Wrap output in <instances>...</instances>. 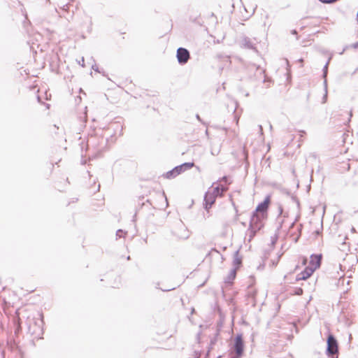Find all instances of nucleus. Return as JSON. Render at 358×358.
Masks as SVG:
<instances>
[{
	"mask_svg": "<svg viewBox=\"0 0 358 358\" xmlns=\"http://www.w3.org/2000/svg\"><path fill=\"white\" fill-rule=\"evenodd\" d=\"M349 47L352 48H354V49H357V48H358V42L355 43H353V44L350 45V46H347L345 48H344V49L343 50V51H342L340 54H341V55H342V54L344 52V51H345L347 48H348Z\"/></svg>",
	"mask_w": 358,
	"mask_h": 358,
	"instance_id": "nucleus-22",
	"label": "nucleus"
},
{
	"mask_svg": "<svg viewBox=\"0 0 358 358\" xmlns=\"http://www.w3.org/2000/svg\"><path fill=\"white\" fill-rule=\"evenodd\" d=\"M285 62L287 65V68H289V61L287 59H285Z\"/></svg>",
	"mask_w": 358,
	"mask_h": 358,
	"instance_id": "nucleus-34",
	"label": "nucleus"
},
{
	"mask_svg": "<svg viewBox=\"0 0 358 358\" xmlns=\"http://www.w3.org/2000/svg\"><path fill=\"white\" fill-rule=\"evenodd\" d=\"M324 90H325V94L323 97V101L325 102L327 97V80H324Z\"/></svg>",
	"mask_w": 358,
	"mask_h": 358,
	"instance_id": "nucleus-21",
	"label": "nucleus"
},
{
	"mask_svg": "<svg viewBox=\"0 0 358 358\" xmlns=\"http://www.w3.org/2000/svg\"><path fill=\"white\" fill-rule=\"evenodd\" d=\"M315 256H321L322 257V255H312L310 256V266H314V264H315V263L317 262V259H313V257H314Z\"/></svg>",
	"mask_w": 358,
	"mask_h": 358,
	"instance_id": "nucleus-20",
	"label": "nucleus"
},
{
	"mask_svg": "<svg viewBox=\"0 0 358 358\" xmlns=\"http://www.w3.org/2000/svg\"><path fill=\"white\" fill-rule=\"evenodd\" d=\"M176 176H177V174L175 172L174 169H173L172 170L166 172V174H165V177L166 178H169V179L173 178H175Z\"/></svg>",
	"mask_w": 358,
	"mask_h": 358,
	"instance_id": "nucleus-14",
	"label": "nucleus"
},
{
	"mask_svg": "<svg viewBox=\"0 0 358 358\" xmlns=\"http://www.w3.org/2000/svg\"><path fill=\"white\" fill-rule=\"evenodd\" d=\"M127 259H128V260H129V259H130V257H129V256H128V257H127Z\"/></svg>",
	"mask_w": 358,
	"mask_h": 358,
	"instance_id": "nucleus-41",
	"label": "nucleus"
},
{
	"mask_svg": "<svg viewBox=\"0 0 358 358\" xmlns=\"http://www.w3.org/2000/svg\"><path fill=\"white\" fill-rule=\"evenodd\" d=\"M60 17H62L64 18H65L68 22H70L73 17V12L72 13H69L67 12L66 15H60Z\"/></svg>",
	"mask_w": 358,
	"mask_h": 358,
	"instance_id": "nucleus-17",
	"label": "nucleus"
},
{
	"mask_svg": "<svg viewBox=\"0 0 358 358\" xmlns=\"http://www.w3.org/2000/svg\"><path fill=\"white\" fill-rule=\"evenodd\" d=\"M236 275V269H232L230 271L227 276L224 279V282L228 284H231L233 280L235 279Z\"/></svg>",
	"mask_w": 358,
	"mask_h": 358,
	"instance_id": "nucleus-11",
	"label": "nucleus"
},
{
	"mask_svg": "<svg viewBox=\"0 0 358 358\" xmlns=\"http://www.w3.org/2000/svg\"><path fill=\"white\" fill-rule=\"evenodd\" d=\"M259 230V227H250L249 226V228L247 231L246 236L249 237L248 241H251V240L254 238V236L256 235V233Z\"/></svg>",
	"mask_w": 358,
	"mask_h": 358,
	"instance_id": "nucleus-10",
	"label": "nucleus"
},
{
	"mask_svg": "<svg viewBox=\"0 0 358 358\" xmlns=\"http://www.w3.org/2000/svg\"><path fill=\"white\" fill-rule=\"evenodd\" d=\"M298 62L302 64L303 62V59H299L298 60Z\"/></svg>",
	"mask_w": 358,
	"mask_h": 358,
	"instance_id": "nucleus-35",
	"label": "nucleus"
},
{
	"mask_svg": "<svg viewBox=\"0 0 358 358\" xmlns=\"http://www.w3.org/2000/svg\"><path fill=\"white\" fill-rule=\"evenodd\" d=\"M37 99H38V101H41L40 96H38V98H37Z\"/></svg>",
	"mask_w": 358,
	"mask_h": 358,
	"instance_id": "nucleus-39",
	"label": "nucleus"
},
{
	"mask_svg": "<svg viewBox=\"0 0 358 358\" xmlns=\"http://www.w3.org/2000/svg\"><path fill=\"white\" fill-rule=\"evenodd\" d=\"M282 208H280V214H282Z\"/></svg>",
	"mask_w": 358,
	"mask_h": 358,
	"instance_id": "nucleus-38",
	"label": "nucleus"
},
{
	"mask_svg": "<svg viewBox=\"0 0 358 358\" xmlns=\"http://www.w3.org/2000/svg\"><path fill=\"white\" fill-rule=\"evenodd\" d=\"M259 131H260L261 134H263V129H262V125H259Z\"/></svg>",
	"mask_w": 358,
	"mask_h": 358,
	"instance_id": "nucleus-30",
	"label": "nucleus"
},
{
	"mask_svg": "<svg viewBox=\"0 0 358 358\" xmlns=\"http://www.w3.org/2000/svg\"><path fill=\"white\" fill-rule=\"evenodd\" d=\"M127 233L125 231H124L122 229H118L117 231H116V236L117 238H122Z\"/></svg>",
	"mask_w": 358,
	"mask_h": 358,
	"instance_id": "nucleus-19",
	"label": "nucleus"
},
{
	"mask_svg": "<svg viewBox=\"0 0 358 358\" xmlns=\"http://www.w3.org/2000/svg\"><path fill=\"white\" fill-rule=\"evenodd\" d=\"M174 289H175L174 287H171V288H167V289H162V290L164 292H168V291L173 290Z\"/></svg>",
	"mask_w": 358,
	"mask_h": 358,
	"instance_id": "nucleus-28",
	"label": "nucleus"
},
{
	"mask_svg": "<svg viewBox=\"0 0 358 358\" xmlns=\"http://www.w3.org/2000/svg\"><path fill=\"white\" fill-rule=\"evenodd\" d=\"M176 57L180 64L184 65L187 63L190 58V54L187 49L179 48L177 50Z\"/></svg>",
	"mask_w": 358,
	"mask_h": 358,
	"instance_id": "nucleus-4",
	"label": "nucleus"
},
{
	"mask_svg": "<svg viewBox=\"0 0 358 358\" xmlns=\"http://www.w3.org/2000/svg\"><path fill=\"white\" fill-rule=\"evenodd\" d=\"M227 190V188L223 186H217L215 187L212 192H215L216 194V196H222L224 192H225Z\"/></svg>",
	"mask_w": 358,
	"mask_h": 358,
	"instance_id": "nucleus-12",
	"label": "nucleus"
},
{
	"mask_svg": "<svg viewBox=\"0 0 358 358\" xmlns=\"http://www.w3.org/2000/svg\"><path fill=\"white\" fill-rule=\"evenodd\" d=\"M265 217H262L261 215H257L255 213H252V215L250 219V226L253 227H259V230L263 227V220Z\"/></svg>",
	"mask_w": 358,
	"mask_h": 358,
	"instance_id": "nucleus-8",
	"label": "nucleus"
},
{
	"mask_svg": "<svg viewBox=\"0 0 358 358\" xmlns=\"http://www.w3.org/2000/svg\"><path fill=\"white\" fill-rule=\"evenodd\" d=\"M313 259H317V262L315 264H314V266H309L306 267L304 271L298 274L296 278L297 280H306L317 268L320 267L321 264V256H315L313 257Z\"/></svg>",
	"mask_w": 358,
	"mask_h": 358,
	"instance_id": "nucleus-1",
	"label": "nucleus"
},
{
	"mask_svg": "<svg viewBox=\"0 0 358 358\" xmlns=\"http://www.w3.org/2000/svg\"><path fill=\"white\" fill-rule=\"evenodd\" d=\"M196 117L197 120H199V121H201V118H200V116L199 115H196Z\"/></svg>",
	"mask_w": 358,
	"mask_h": 358,
	"instance_id": "nucleus-37",
	"label": "nucleus"
},
{
	"mask_svg": "<svg viewBox=\"0 0 358 358\" xmlns=\"http://www.w3.org/2000/svg\"><path fill=\"white\" fill-rule=\"evenodd\" d=\"M216 194L215 192L208 191L204 196V208L208 210L211 208L212 205L215 203L216 199Z\"/></svg>",
	"mask_w": 358,
	"mask_h": 358,
	"instance_id": "nucleus-7",
	"label": "nucleus"
},
{
	"mask_svg": "<svg viewBox=\"0 0 358 358\" xmlns=\"http://www.w3.org/2000/svg\"><path fill=\"white\" fill-rule=\"evenodd\" d=\"M291 33L292 34H294V35H296L297 34V31L295 29L292 30Z\"/></svg>",
	"mask_w": 358,
	"mask_h": 358,
	"instance_id": "nucleus-31",
	"label": "nucleus"
},
{
	"mask_svg": "<svg viewBox=\"0 0 358 358\" xmlns=\"http://www.w3.org/2000/svg\"><path fill=\"white\" fill-rule=\"evenodd\" d=\"M248 295L250 297H251L254 300V302H255L256 292H250L248 294Z\"/></svg>",
	"mask_w": 358,
	"mask_h": 358,
	"instance_id": "nucleus-23",
	"label": "nucleus"
},
{
	"mask_svg": "<svg viewBox=\"0 0 358 358\" xmlns=\"http://www.w3.org/2000/svg\"><path fill=\"white\" fill-rule=\"evenodd\" d=\"M331 60V57L329 58L327 62L326 63V64L324 65V68H323V78L325 80H327V71H328V66H329V62Z\"/></svg>",
	"mask_w": 358,
	"mask_h": 358,
	"instance_id": "nucleus-15",
	"label": "nucleus"
},
{
	"mask_svg": "<svg viewBox=\"0 0 358 358\" xmlns=\"http://www.w3.org/2000/svg\"><path fill=\"white\" fill-rule=\"evenodd\" d=\"M327 355L334 357L338 352V345L336 338L332 334H329L327 341Z\"/></svg>",
	"mask_w": 358,
	"mask_h": 358,
	"instance_id": "nucleus-2",
	"label": "nucleus"
},
{
	"mask_svg": "<svg viewBox=\"0 0 358 358\" xmlns=\"http://www.w3.org/2000/svg\"><path fill=\"white\" fill-rule=\"evenodd\" d=\"M295 294L296 295H301L303 294V289L301 288H298L296 290V292Z\"/></svg>",
	"mask_w": 358,
	"mask_h": 358,
	"instance_id": "nucleus-24",
	"label": "nucleus"
},
{
	"mask_svg": "<svg viewBox=\"0 0 358 358\" xmlns=\"http://www.w3.org/2000/svg\"><path fill=\"white\" fill-rule=\"evenodd\" d=\"M221 180L224 182H227V180H228V178L227 176H224L221 178Z\"/></svg>",
	"mask_w": 358,
	"mask_h": 358,
	"instance_id": "nucleus-27",
	"label": "nucleus"
},
{
	"mask_svg": "<svg viewBox=\"0 0 358 358\" xmlns=\"http://www.w3.org/2000/svg\"><path fill=\"white\" fill-rule=\"evenodd\" d=\"M235 262H236V264H240V263H241V261H240V260H238V259H235Z\"/></svg>",
	"mask_w": 358,
	"mask_h": 358,
	"instance_id": "nucleus-36",
	"label": "nucleus"
},
{
	"mask_svg": "<svg viewBox=\"0 0 358 358\" xmlns=\"http://www.w3.org/2000/svg\"><path fill=\"white\" fill-rule=\"evenodd\" d=\"M57 5L62 9V10L67 12L69 2L66 3V1L57 0Z\"/></svg>",
	"mask_w": 358,
	"mask_h": 358,
	"instance_id": "nucleus-13",
	"label": "nucleus"
},
{
	"mask_svg": "<svg viewBox=\"0 0 358 358\" xmlns=\"http://www.w3.org/2000/svg\"><path fill=\"white\" fill-rule=\"evenodd\" d=\"M78 64L84 67L85 66V59H84V57H82L81 60L78 62Z\"/></svg>",
	"mask_w": 358,
	"mask_h": 358,
	"instance_id": "nucleus-25",
	"label": "nucleus"
},
{
	"mask_svg": "<svg viewBox=\"0 0 358 358\" xmlns=\"http://www.w3.org/2000/svg\"><path fill=\"white\" fill-rule=\"evenodd\" d=\"M233 350L234 354L238 356H243L244 352V342L242 334H237L234 338Z\"/></svg>",
	"mask_w": 358,
	"mask_h": 358,
	"instance_id": "nucleus-3",
	"label": "nucleus"
},
{
	"mask_svg": "<svg viewBox=\"0 0 358 358\" xmlns=\"http://www.w3.org/2000/svg\"><path fill=\"white\" fill-rule=\"evenodd\" d=\"M300 132L303 133V134H305V131H301Z\"/></svg>",
	"mask_w": 358,
	"mask_h": 358,
	"instance_id": "nucleus-40",
	"label": "nucleus"
},
{
	"mask_svg": "<svg viewBox=\"0 0 358 358\" xmlns=\"http://www.w3.org/2000/svg\"><path fill=\"white\" fill-rule=\"evenodd\" d=\"M295 223H296L295 222H293L291 224V225H290V227H289V229L293 228V227H294V224H295Z\"/></svg>",
	"mask_w": 358,
	"mask_h": 358,
	"instance_id": "nucleus-32",
	"label": "nucleus"
},
{
	"mask_svg": "<svg viewBox=\"0 0 358 358\" xmlns=\"http://www.w3.org/2000/svg\"><path fill=\"white\" fill-rule=\"evenodd\" d=\"M174 169L175 172L176 173L177 176L182 173L184 169H182V166L180 165L176 166Z\"/></svg>",
	"mask_w": 358,
	"mask_h": 358,
	"instance_id": "nucleus-18",
	"label": "nucleus"
},
{
	"mask_svg": "<svg viewBox=\"0 0 358 358\" xmlns=\"http://www.w3.org/2000/svg\"><path fill=\"white\" fill-rule=\"evenodd\" d=\"M242 356H238L237 354L232 355L231 358H241Z\"/></svg>",
	"mask_w": 358,
	"mask_h": 358,
	"instance_id": "nucleus-29",
	"label": "nucleus"
},
{
	"mask_svg": "<svg viewBox=\"0 0 358 358\" xmlns=\"http://www.w3.org/2000/svg\"><path fill=\"white\" fill-rule=\"evenodd\" d=\"M43 321L42 319H37L33 321V324H30L29 326V331L31 334L37 336L43 333Z\"/></svg>",
	"mask_w": 358,
	"mask_h": 358,
	"instance_id": "nucleus-5",
	"label": "nucleus"
},
{
	"mask_svg": "<svg viewBox=\"0 0 358 358\" xmlns=\"http://www.w3.org/2000/svg\"><path fill=\"white\" fill-rule=\"evenodd\" d=\"M92 69L94 70L95 71H99V69L97 67V66L96 64L93 65L92 66Z\"/></svg>",
	"mask_w": 358,
	"mask_h": 358,
	"instance_id": "nucleus-26",
	"label": "nucleus"
},
{
	"mask_svg": "<svg viewBox=\"0 0 358 358\" xmlns=\"http://www.w3.org/2000/svg\"><path fill=\"white\" fill-rule=\"evenodd\" d=\"M299 217H300V216H299V215H298V216L296 217V219L294 220V222H298V220H299Z\"/></svg>",
	"mask_w": 358,
	"mask_h": 358,
	"instance_id": "nucleus-33",
	"label": "nucleus"
},
{
	"mask_svg": "<svg viewBox=\"0 0 358 358\" xmlns=\"http://www.w3.org/2000/svg\"><path fill=\"white\" fill-rule=\"evenodd\" d=\"M241 47H243V48H245L248 49H251V50L255 49V44L253 43L252 40L247 36H244L241 38Z\"/></svg>",
	"mask_w": 358,
	"mask_h": 358,
	"instance_id": "nucleus-9",
	"label": "nucleus"
},
{
	"mask_svg": "<svg viewBox=\"0 0 358 358\" xmlns=\"http://www.w3.org/2000/svg\"><path fill=\"white\" fill-rule=\"evenodd\" d=\"M184 171L188 170L194 166L193 162H185L180 165Z\"/></svg>",
	"mask_w": 358,
	"mask_h": 358,
	"instance_id": "nucleus-16",
	"label": "nucleus"
},
{
	"mask_svg": "<svg viewBox=\"0 0 358 358\" xmlns=\"http://www.w3.org/2000/svg\"><path fill=\"white\" fill-rule=\"evenodd\" d=\"M270 198L269 196H267L263 202L259 203L253 213L261 215L262 217L266 218Z\"/></svg>",
	"mask_w": 358,
	"mask_h": 358,
	"instance_id": "nucleus-6",
	"label": "nucleus"
}]
</instances>
